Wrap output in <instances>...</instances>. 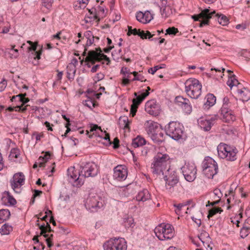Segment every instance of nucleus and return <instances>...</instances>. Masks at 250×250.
Wrapping results in <instances>:
<instances>
[{
  "instance_id": "nucleus-1",
  "label": "nucleus",
  "mask_w": 250,
  "mask_h": 250,
  "mask_svg": "<svg viewBox=\"0 0 250 250\" xmlns=\"http://www.w3.org/2000/svg\"><path fill=\"white\" fill-rule=\"evenodd\" d=\"M170 157L166 153L158 152L154 157L151 169L154 174L160 175L169 170Z\"/></svg>"
},
{
  "instance_id": "nucleus-2",
  "label": "nucleus",
  "mask_w": 250,
  "mask_h": 250,
  "mask_svg": "<svg viewBox=\"0 0 250 250\" xmlns=\"http://www.w3.org/2000/svg\"><path fill=\"white\" fill-rule=\"evenodd\" d=\"M154 231L156 237L161 241L170 240L174 236L173 228L169 224H160L156 227Z\"/></svg>"
},
{
  "instance_id": "nucleus-3",
  "label": "nucleus",
  "mask_w": 250,
  "mask_h": 250,
  "mask_svg": "<svg viewBox=\"0 0 250 250\" xmlns=\"http://www.w3.org/2000/svg\"><path fill=\"white\" fill-rule=\"evenodd\" d=\"M185 91L187 95L192 99L199 97L202 92V85L195 79H189L185 83Z\"/></svg>"
},
{
  "instance_id": "nucleus-4",
  "label": "nucleus",
  "mask_w": 250,
  "mask_h": 250,
  "mask_svg": "<svg viewBox=\"0 0 250 250\" xmlns=\"http://www.w3.org/2000/svg\"><path fill=\"white\" fill-rule=\"evenodd\" d=\"M203 172L208 179L213 178L218 171L217 163L212 158L206 157L202 163Z\"/></svg>"
},
{
  "instance_id": "nucleus-5",
  "label": "nucleus",
  "mask_w": 250,
  "mask_h": 250,
  "mask_svg": "<svg viewBox=\"0 0 250 250\" xmlns=\"http://www.w3.org/2000/svg\"><path fill=\"white\" fill-rule=\"evenodd\" d=\"M183 129L184 127L182 124L174 121L169 122L165 128L166 134L175 140L182 138Z\"/></svg>"
},
{
  "instance_id": "nucleus-6",
  "label": "nucleus",
  "mask_w": 250,
  "mask_h": 250,
  "mask_svg": "<svg viewBox=\"0 0 250 250\" xmlns=\"http://www.w3.org/2000/svg\"><path fill=\"white\" fill-rule=\"evenodd\" d=\"M81 176L83 181L85 178L93 177L98 174L97 166L93 163H82L79 166Z\"/></svg>"
},
{
  "instance_id": "nucleus-7",
  "label": "nucleus",
  "mask_w": 250,
  "mask_h": 250,
  "mask_svg": "<svg viewBox=\"0 0 250 250\" xmlns=\"http://www.w3.org/2000/svg\"><path fill=\"white\" fill-rule=\"evenodd\" d=\"M102 52V51L100 48H96L95 51H89L86 57V61L90 62L92 64H94L96 62H100L103 60H104L107 62L106 64L108 65L110 62L109 58Z\"/></svg>"
},
{
  "instance_id": "nucleus-8",
  "label": "nucleus",
  "mask_w": 250,
  "mask_h": 250,
  "mask_svg": "<svg viewBox=\"0 0 250 250\" xmlns=\"http://www.w3.org/2000/svg\"><path fill=\"white\" fill-rule=\"evenodd\" d=\"M103 206L102 198L97 194L90 195L85 203L86 208L91 212H95Z\"/></svg>"
},
{
  "instance_id": "nucleus-9",
  "label": "nucleus",
  "mask_w": 250,
  "mask_h": 250,
  "mask_svg": "<svg viewBox=\"0 0 250 250\" xmlns=\"http://www.w3.org/2000/svg\"><path fill=\"white\" fill-rule=\"evenodd\" d=\"M218 155L222 158H226L227 160L233 161L236 159V148L232 149L226 145L220 146L217 148Z\"/></svg>"
},
{
  "instance_id": "nucleus-10",
  "label": "nucleus",
  "mask_w": 250,
  "mask_h": 250,
  "mask_svg": "<svg viewBox=\"0 0 250 250\" xmlns=\"http://www.w3.org/2000/svg\"><path fill=\"white\" fill-rule=\"evenodd\" d=\"M183 174L185 179L188 182L193 181L197 174V169L195 164L192 162H188L181 168Z\"/></svg>"
},
{
  "instance_id": "nucleus-11",
  "label": "nucleus",
  "mask_w": 250,
  "mask_h": 250,
  "mask_svg": "<svg viewBox=\"0 0 250 250\" xmlns=\"http://www.w3.org/2000/svg\"><path fill=\"white\" fill-rule=\"evenodd\" d=\"M67 174L70 179L74 182L76 186L79 187L83 184V179L81 176L80 168L76 169L74 167H70L67 169Z\"/></svg>"
},
{
  "instance_id": "nucleus-12",
  "label": "nucleus",
  "mask_w": 250,
  "mask_h": 250,
  "mask_svg": "<svg viewBox=\"0 0 250 250\" xmlns=\"http://www.w3.org/2000/svg\"><path fill=\"white\" fill-rule=\"evenodd\" d=\"M215 14V12H209V9H205L203 10L198 15H194L192 16V18L194 21H199V19H202L203 20L200 23V26L202 27L205 25L208 24L209 20L211 18L212 16Z\"/></svg>"
},
{
  "instance_id": "nucleus-13",
  "label": "nucleus",
  "mask_w": 250,
  "mask_h": 250,
  "mask_svg": "<svg viewBox=\"0 0 250 250\" xmlns=\"http://www.w3.org/2000/svg\"><path fill=\"white\" fill-rule=\"evenodd\" d=\"M127 170L125 166L118 165L114 168L113 177L115 179L122 181L126 179Z\"/></svg>"
},
{
  "instance_id": "nucleus-14",
  "label": "nucleus",
  "mask_w": 250,
  "mask_h": 250,
  "mask_svg": "<svg viewBox=\"0 0 250 250\" xmlns=\"http://www.w3.org/2000/svg\"><path fill=\"white\" fill-rule=\"evenodd\" d=\"M175 102L178 106L182 107L186 113L190 114L192 111V106L188 99L182 96H177Z\"/></svg>"
},
{
  "instance_id": "nucleus-15",
  "label": "nucleus",
  "mask_w": 250,
  "mask_h": 250,
  "mask_svg": "<svg viewBox=\"0 0 250 250\" xmlns=\"http://www.w3.org/2000/svg\"><path fill=\"white\" fill-rule=\"evenodd\" d=\"M146 131L152 140H156V134L160 130L159 125L153 121H147L146 125Z\"/></svg>"
},
{
  "instance_id": "nucleus-16",
  "label": "nucleus",
  "mask_w": 250,
  "mask_h": 250,
  "mask_svg": "<svg viewBox=\"0 0 250 250\" xmlns=\"http://www.w3.org/2000/svg\"><path fill=\"white\" fill-rule=\"evenodd\" d=\"M149 94V92L146 91L132 100V104L131 105L130 109V114H132V116L136 114L138 106Z\"/></svg>"
},
{
  "instance_id": "nucleus-17",
  "label": "nucleus",
  "mask_w": 250,
  "mask_h": 250,
  "mask_svg": "<svg viewBox=\"0 0 250 250\" xmlns=\"http://www.w3.org/2000/svg\"><path fill=\"white\" fill-rule=\"evenodd\" d=\"M158 105L154 100L147 101L145 104V110L150 115L156 116L158 112Z\"/></svg>"
},
{
  "instance_id": "nucleus-18",
  "label": "nucleus",
  "mask_w": 250,
  "mask_h": 250,
  "mask_svg": "<svg viewBox=\"0 0 250 250\" xmlns=\"http://www.w3.org/2000/svg\"><path fill=\"white\" fill-rule=\"evenodd\" d=\"M221 113L222 116V119L225 122L229 123L235 120V116L231 110L224 107L221 109Z\"/></svg>"
},
{
  "instance_id": "nucleus-19",
  "label": "nucleus",
  "mask_w": 250,
  "mask_h": 250,
  "mask_svg": "<svg viewBox=\"0 0 250 250\" xmlns=\"http://www.w3.org/2000/svg\"><path fill=\"white\" fill-rule=\"evenodd\" d=\"M214 120L207 119L204 118H200L198 120L199 125L205 131H208L210 129Z\"/></svg>"
},
{
  "instance_id": "nucleus-20",
  "label": "nucleus",
  "mask_w": 250,
  "mask_h": 250,
  "mask_svg": "<svg viewBox=\"0 0 250 250\" xmlns=\"http://www.w3.org/2000/svg\"><path fill=\"white\" fill-rule=\"evenodd\" d=\"M117 250H126L127 244L125 239L123 238H114Z\"/></svg>"
},
{
  "instance_id": "nucleus-21",
  "label": "nucleus",
  "mask_w": 250,
  "mask_h": 250,
  "mask_svg": "<svg viewBox=\"0 0 250 250\" xmlns=\"http://www.w3.org/2000/svg\"><path fill=\"white\" fill-rule=\"evenodd\" d=\"M37 225L39 227V228L41 229L40 234L41 235H43L45 238H47L48 236V235L46 234L47 232L53 231L48 222H46V224L44 223L40 225L39 223H37Z\"/></svg>"
},
{
  "instance_id": "nucleus-22",
  "label": "nucleus",
  "mask_w": 250,
  "mask_h": 250,
  "mask_svg": "<svg viewBox=\"0 0 250 250\" xmlns=\"http://www.w3.org/2000/svg\"><path fill=\"white\" fill-rule=\"evenodd\" d=\"M238 94L243 102H247L250 99V91L245 87L238 89Z\"/></svg>"
},
{
  "instance_id": "nucleus-23",
  "label": "nucleus",
  "mask_w": 250,
  "mask_h": 250,
  "mask_svg": "<svg viewBox=\"0 0 250 250\" xmlns=\"http://www.w3.org/2000/svg\"><path fill=\"white\" fill-rule=\"evenodd\" d=\"M150 198V195L147 189H143L140 191L136 196V199L138 201L145 202Z\"/></svg>"
},
{
  "instance_id": "nucleus-24",
  "label": "nucleus",
  "mask_w": 250,
  "mask_h": 250,
  "mask_svg": "<svg viewBox=\"0 0 250 250\" xmlns=\"http://www.w3.org/2000/svg\"><path fill=\"white\" fill-rule=\"evenodd\" d=\"M164 176V179H167L171 181V180H179L176 172L169 168V170L165 174H162Z\"/></svg>"
},
{
  "instance_id": "nucleus-25",
  "label": "nucleus",
  "mask_w": 250,
  "mask_h": 250,
  "mask_svg": "<svg viewBox=\"0 0 250 250\" xmlns=\"http://www.w3.org/2000/svg\"><path fill=\"white\" fill-rule=\"evenodd\" d=\"M76 69L72 64H68L67 66V77L69 80L74 79Z\"/></svg>"
},
{
  "instance_id": "nucleus-26",
  "label": "nucleus",
  "mask_w": 250,
  "mask_h": 250,
  "mask_svg": "<svg viewBox=\"0 0 250 250\" xmlns=\"http://www.w3.org/2000/svg\"><path fill=\"white\" fill-rule=\"evenodd\" d=\"M146 141L144 138L137 136L132 140V146L134 147H137L145 145Z\"/></svg>"
},
{
  "instance_id": "nucleus-27",
  "label": "nucleus",
  "mask_w": 250,
  "mask_h": 250,
  "mask_svg": "<svg viewBox=\"0 0 250 250\" xmlns=\"http://www.w3.org/2000/svg\"><path fill=\"white\" fill-rule=\"evenodd\" d=\"M123 223L126 228H133L135 226L134 219L131 216H126L124 218Z\"/></svg>"
},
{
  "instance_id": "nucleus-28",
  "label": "nucleus",
  "mask_w": 250,
  "mask_h": 250,
  "mask_svg": "<svg viewBox=\"0 0 250 250\" xmlns=\"http://www.w3.org/2000/svg\"><path fill=\"white\" fill-rule=\"evenodd\" d=\"M15 45H12L11 48H8L6 52L8 55V57L10 59H16L19 56V51L17 49H15Z\"/></svg>"
},
{
  "instance_id": "nucleus-29",
  "label": "nucleus",
  "mask_w": 250,
  "mask_h": 250,
  "mask_svg": "<svg viewBox=\"0 0 250 250\" xmlns=\"http://www.w3.org/2000/svg\"><path fill=\"white\" fill-rule=\"evenodd\" d=\"M103 247L104 250H117L114 238L110 239L105 242Z\"/></svg>"
},
{
  "instance_id": "nucleus-30",
  "label": "nucleus",
  "mask_w": 250,
  "mask_h": 250,
  "mask_svg": "<svg viewBox=\"0 0 250 250\" xmlns=\"http://www.w3.org/2000/svg\"><path fill=\"white\" fill-rule=\"evenodd\" d=\"M207 102L205 105L209 107L213 106L216 103V97L212 94H208L206 96Z\"/></svg>"
},
{
  "instance_id": "nucleus-31",
  "label": "nucleus",
  "mask_w": 250,
  "mask_h": 250,
  "mask_svg": "<svg viewBox=\"0 0 250 250\" xmlns=\"http://www.w3.org/2000/svg\"><path fill=\"white\" fill-rule=\"evenodd\" d=\"M10 216L8 209H2L0 210V224L7 220Z\"/></svg>"
},
{
  "instance_id": "nucleus-32",
  "label": "nucleus",
  "mask_w": 250,
  "mask_h": 250,
  "mask_svg": "<svg viewBox=\"0 0 250 250\" xmlns=\"http://www.w3.org/2000/svg\"><path fill=\"white\" fill-rule=\"evenodd\" d=\"M13 230V227L8 224H4L0 228V233L1 235H8Z\"/></svg>"
},
{
  "instance_id": "nucleus-33",
  "label": "nucleus",
  "mask_w": 250,
  "mask_h": 250,
  "mask_svg": "<svg viewBox=\"0 0 250 250\" xmlns=\"http://www.w3.org/2000/svg\"><path fill=\"white\" fill-rule=\"evenodd\" d=\"M12 180L23 185L25 180L24 175L21 172L16 173L14 175Z\"/></svg>"
},
{
  "instance_id": "nucleus-34",
  "label": "nucleus",
  "mask_w": 250,
  "mask_h": 250,
  "mask_svg": "<svg viewBox=\"0 0 250 250\" xmlns=\"http://www.w3.org/2000/svg\"><path fill=\"white\" fill-rule=\"evenodd\" d=\"M50 153L49 152L47 151L45 152L44 155L42 156H40L39 158V166L40 167H44V164L47 161V160L50 158Z\"/></svg>"
},
{
  "instance_id": "nucleus-35",
  "label": "nucleus",
  "mask_w": 250,
  "mask_h": 250,
  "mask_svg": "<svg viewBox=\"0 0 250 250\" xmlns=\"http://www.w3.org/2000/svg\"><path fill=\"white\" fill-rule=\"evenodd\" d=\"M165 181H166V188L169 191H171L173 188L178 183L179 180H173V181L171 180V181H170L167 180V179H166Z\"/></svg>"
},
{
  "instance_id": "nucleus-36",
  "label": "nucleus",
  "mask_w": 250,
  "mask_h": 250,
  "mask_svg": "<svg viewBox=\"0 0 250 250\" xmlns=\"http://www.w3.org/2000/svg\"><path fill=\"white\" fill-rule=\"evenodd\" d=\"M155 34L154 33L151 34L148 31H141V32L139 34V36L142 39H150Z\"/></svg>"
},
{
  "instance_id": "nucleus-37",
  "label": "nucleus",
  "mask_w": 250,
  "mask_h": 250,
  "mask_svg": "<svg viewBox=\"0 0 250 250\" xmlns=\"http://www.w3.org/2000/svg\"><path fill=\"white\" fill-rule=\"evenodd\" d=\"M239 84L238 81L235 78V76L232 75V76L229 77V80L227 82V84L230 88H232L233 86L237 85Z\"/></svg>"
},
{
  "instance_id": "nucleus-38",
  "label": "nucleus",
  "mask_w": 250,
  "mask_h": 250,
  "mask_svg": "<svg viewBox=\"0 0 250 250\" xmlns=\"http://www.w3.org/2000/svg\"><path fill=\"white\" fill-rule=\"evenodd\" d=\"M11 186L14 191L16 193H20L21 189V187L22 185H21V184L17 183L13 180H11L10 181Z\"/></svg>"
},
{
  "instance_id": "nucleus-39",
  "label": "nucleus",
  "mask_w": 250,
  "mask_h": 250,
  "mask_svg": "<svg viewBox=\"0 0 250 250\" xmlns=\"http://www.w3.org/2000/svg\"><path fill=\"white\" fill-rule=\"evenodd\" d=\"M218 21L220 24L225 26L229 23V20L228 18L224 15H221L218 17Z\"/></svg>"
},
{
  "instance_id": "nucleus-40",
  "label": "nucleus",
  "mask_w": 250,
  "mask_h": 250,
  "mask_svg": "<svg viewBox=\"0 0 250 250\" xmlns=\"http://www.w3.org/2000/svg\"><path fill=\"white\" fill-rule=\"evenodd\" d=\"M250 232V228H248L246 226H244L241 229L240 235L242 238H245Z\"/></svg>"
},
{
  "instance_id": "nucleus-41",
  "label": "nucleus",
  "mask_w": 250,
  "mask_h": 250,
  "mask_svg": "<svg viewBox=\"0 0 250 250\" xmlns=\"http://www.w3.org/2000/svg\"><path fill=\"white\" fill-rule=\"evenodd\" d=\"M119 121L120 122V124H122V123H123L124 125V128H129V125L130 123V122L128 121V119L126 116L124 117H121L119 118Z\"/></svg>"
},
{
  "instance_id": "nucleus-42",
  "label": "nucleus",
  "mask_w": 250,
  "mask_h": 250,
  "mask_svg": "<svg viewBox=\"0 0 250 250\" xmlns=\"http://www.w3.org/2000/svg\"><path fill=\"white\" fill-rule=\"evenodd\" d=\"M159 131L160 130H159V132H157L156 134V138L157 139L156 140H152L155 143H162L164 141V134L161 131L159 132Z\"/></svg>"
},
{
  "instance_id": "nucleus-43",
  "label": "nucleus",
  "mask_w": 250,
  "mask_h": 250,
  "mask_svg": "<svg viewBox=\"0 0 250 250\" xmlns=\"http://www.w3.org/2000/svg\"><path fill=\"white\" fill-rule=\"evenodd\" d=\"M144 18L146 23L150 22L153 18L152 14L148 11H146L145 13H143Z\"/></svg>"
},
{
  "instance_id": "nucleus-44",
  "label": "nucleus",
  "mask_w": 250,
  "mask_h": 250,
  "mask_svg": "<svg viewBox=\"0 0 250 250\" xmlns=\"http://www.w3.org/2000/svg\"><path fill=\"white\" fill-rule=\"evenodd\" d=\"M174 206L176 208L175 212L178 215H179L182 213V211H183V208H187V205L183 204L174 205Z\"/></svg>"
},
{
  "instance_id": "nucleus-45",
  "label": "nucleus",
  "mask_w": 250,
  "mask_h": 250,
  "mask_svg": "<svg viewBox=\"0 0 250 250\" xmlns=\"http://www.w3.org/2000/svg\"><path fill=\"white\" fill-rule=\"evenodd\" d=\"M5 194L7 196L8 202L12 206L16 204L17 201L16 199L10 194L9 191H5Z\"/></svg>"
},
{
  "instance_id": "nucleus-46",
  "label": "nucleus",
  "mask_w": 250,
  "mask_h": 250,
  "mask_svg": "<svg viewBox=\"0 0 250 250\" xmlns=\"http://www.w3.org/2000/svg\"><path fill=\"white\" fill-rule=\"evenodd\" d=\"M128 31L127 33V35L128 36H130L131 34H133L134 35H137L139 36L140 33L141 32V31L140 29L138 30L136 28L132 29L131 26H128Z\"/></svg>"
},
{
  "instance_id": "nucleus-47",
  "label": "nucleus",
  "mask_w": 250,
  "mask_h": 250,
  "mask_svg": "<svg viewBox=\"0 0 250 250\" xmlns=\"http://www.w3.org/2000/svg\"><path fill=\"white\" fill-rule=\"evenodd\" d=\"M20 155V150L18 148H12L11 150L9 157L12 158H17Z\"/></svg>"
},
{
  "instance_id": "nucleus-48",
  "label": "nucleus",
  "mask_w": 250,
  "mask_h": 250,
  "mask_svg": "<svg viewBox=\"0 0 250 250\" xmlns=\"http://www.w3.org/2000/svg\"><path fill=\"white\" fill-rule=\"evenodd\" d=\"M223 210L221 209L220 208H213L210 209L209 211L208 214V218H210V217H212L214 215L216 214L218 212H221Z\"/></svg>"
},
{
  "instance_id": "nucleus-49",
  "label": "nucleus",
  "mask_w": 250,
  "mask_h": 250,
  "mask_svg": "<svg viewBox=\"0 0 250 250\" xmlns=\"http://www.w3.org/2000/svg\"><path fill=\"white\" fill-rule=\"evenodd\" d=\"M26 94H20L18 95H16L17 97H19L20 98V101L22 103V105L21 106H23V105L28 103L29 101V99L28 98H26L25 97L26 96Z\"/></svg>"
},
{
  "instance_id": "nucleus-50",
  "label": "nucleus",
  "mask_w": 250,
  "mask_h": 250,
  "mask_svg": "<svg viewBox=\"0 0 250 250\" xmlns=\"http://www.w3.org/2000/svg\"><path fill=\"white\" fill-rule=\"evenodd\" d=\"M27 105L24 106V107H22V106H17L16 107H8L7 108V110L9 111H13L14 109H15V110L16 111H21L22 112L25 111L26 110V106Z\"/></svg>"
},
{
  "instance_id": "nucleus-51",
  "label": "nucleus",
  "mask_w": 250,
  "mask_h": 250,
  "mask_svg": "<svg viewBox=\"0 0 250 250\" xmlns=\"http://www.w3.org/2000/svg\"><path fill=\"white\" fill-rule=\"evenodd\" d=\"M84 104L91 109L92 107H95V106L94 101L90 97H88L87 100L85 101Z\"/></svg>"
},
{
  "instance_id": "nucleus-52",
  "label": "nucleus",
  "mask_w": 250,
  "mask_h": 250,
  "mask_svg": "<svg viewBox=\"0 0 250 250\" xmlns=\"http://www.w3.org/2000/svg\"><path fill=\"white\" fill-rule=\"evenodd\" d=\"M179 31L178 29L174 27H169L166 30L167 33L166 34V35H175Z\"/></svg>"
},
{
  "instance_id": "nucleus-53",
  "label": "nucleus",
  "mask_w": 250,
  "mask_h": 250,
  "mask_svg": "<svg viewBox=\"0 0 250 250\" xmlns=\"http://www.w3.org/2000/svg\"><path fill=\"white\" fill-rule=\"evenodd\" d=\"M136 19L139 21L141 22L144 23H146L145 21L144 18V15H143V12H142L141 11L138 12L136 14Z\"/></svg>"
},
{
  "instance_id": "nucleus-54",
  "label": "nucleus",
  "mask_w": 250,
  "mask_h": 250,
  "mask_svg": "<svg viewBox=\"0 0 250 250\" xmlns=\"http://www.w3.org/2000/svg\"><path fill=\"white\" fill-rule=\"evenodd\" d=\"M53 1V0H42L43 5L49 9L51 7Z\"/></svg>"
},
{
  "instance_id": "nucleus-55",
  "label": "nucleus",
  "mask_w": 250,
  "mask_h": 250,
  "mask_svg": "<svg viewBox=\"0 0 250 250\" xmlns=\"http://www.w3.org/2000/svg\"><path fill=\"white\" fill-rule=\"evenodd\" d=\"M87 3V0H79V1H78L76 3H75L74 4V7H78V8H82V4H86Z\"/></svg>"
},
{
  "instance_id": "nucleus-56",
  "label": "nucleus",
  "mask_w": 250,
  "mask_h": 250,
  "mask_svg": "<svg viewBox=\"0 0 250 250\" xmlns=\"http://www.w3.org/2000/svg\"><path fill=\"white\" fill-rule=\"evenodd\" d=\"M105 133L104 137H101L102 138L104 139L105 141H107L106 143V145H109L111 144V142L110 140V136L109 134L107 133L105 131L104 132Z\"/></svg>"
},
{
  "instance_id": "nucleus-57",
  "label": "nucleus",
  "mask_w": 250,
  "mask_h": 250,
  "mask_svg": "<svg viewBox=\"0 0 250 250\" xmlns=\"http://www.w3.org/2000/svg\"><path fill=\"white\" fill-rule=\"evenodd\" d=\"M164 67L160 66L159 65L155 66L153 67L150 68L148 69V72L152 74H154L155 72H156L158 69L160 68H162Z\"/></svg>"
},
{
  "instance_id": "nucleus-58",
  "label": "nucleus",
  "mask_w": 250,
  "mask_h": 250,
  "mask_svg": "<svg viewBox=\"0 0 250 250\" xmlns=\"http://www.w3.org/2000/svg\"><path fill=\"white\" fill-rule=\"evenodd\" d=\"M130 76L127 75L126 77L125 76L123 79L122 82V84L124 86L130 83V80H129V78Z\"/></svg>"
},
{
  "instance_id": "nucleus-59",
  "label": "nucleus",
  "mask_w": 250,
  "mask_h": 250,
  "mask_svg": "<svg viewBox=\"0 0 250 250\" xmlns=\"http://www.w3.org/2000/svg\"><path fill=\"white\" fill-rule=\"evenodd\" d=\"M7 85V81L3 79L1 82H0V92L3 91Z\"/></svg>"
},
{
  "instance_id": "nucleus-60",
  "label": "nucleus",
  "mask_w": 250,
  "mask_h": 250,
  "mask_svg": "<svg viewBox=\"0 0 250 250\" xmlns=\"http://www.w3.org/2000/svg\"><path fill=\"white\" fill-rule=\"evenodd\" d=\"M132 81H140L141 82H145L146 81V79H145L143 75L138 74L137 76L134 77V78L132 79Z\"/></svg>"
},
{
  "instance_id": "nucleus-61",
  "label": "nucleus",
  "mask_w": 250,
  "mask_h": 250,
  "mask_svg": "<svg viewBox=\"0 0 250 250\" xmlns=\"http://www.w3.org/2000/svg\"><path fill=\"white\" fill-rule=\"evenodd\" d=\"M98 130L100 131L101 132H103V131L101 129V127L98 126L97 125H94L93 126H91L90 132L97 131Z\"/></svg>"
},
{
  "instance_id": "nucleus-62",
  "label": "nucleus",
  "mask_w": 250,
  "mask_h": 250,
  "mask_svg": "<svg viewBox=\"0 0 250 250\" xmlns=\"http://www.w3.org/2000/svg\"><path fill=\"white\" fill-rule=\"evenodd\" d=\"M84 36L86 37L87 39H92L95 38L94 37L92 32L90 31H87L84 33Z\"/></svg>"
},
{
  "instance_id": "nucleus-63",
  "label": "nucleus",
  "mask_w": 250,
  "mask_h": 250,
  "mask_svg": "<svg viewBox=\"0 0 250 250\" xmlns=\"http://www.w3.org/2000/svg\"><path fill=\"white\" fill-rule=\"evenodd\" d=\"M121 73L123 74L126 76V74H128L127 75H130V72H129V70L127 67H123L121 70Z\"/></svg>"
},
{
  "instance_id": "nucleus-64",
  "label": "nucleus",
  "mask_w": 250,
  "mask_h": 250,
  "mask_svg": "<svg viewBox=\"0 0 250 250\" xmlns=\"http://www.w3.org/2000/svg\"><path fill=\"white\" fill-rule=\"evenodd\" d=\"M104 78V75L102 73H97L95 77L96 81H99L103 80Z\"/></svg>"
}]
</instances>
